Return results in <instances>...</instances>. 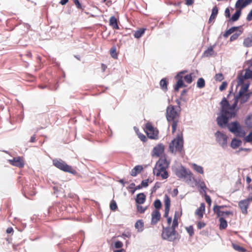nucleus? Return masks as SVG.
<instances>
[{
  "label": "nucleus",
  "instance_id": "obj_22",
  "mask_svg": "<svg viewBox=\"0 0 252 252\" xmlns=\"http://www.w3.org/2000/svg\"><path fill=\"white\" fill-rule=\"evenodd\" d=\"M143 170V167L141 165H136L133 168L130 172L132 176L135 177Z\"/></svg>",
  "mask_w": 252,
  "mask_h": 252
},
{
  "label": "nucleus",
  "instance_id": "obj_37",
  "mask_svg": "<svg viewBox=\"0 0 252 252\" xmlns=\"http://www.w3.org/2000/svg\"><path fill=\"white\" fill-rule=\"evenodd\" d=\"M145 31V29H141L138 31H136L134 34V37L136 38H139L141 37L142 35L144 34Z\"/></svg>",
  "mask_w": 252,
  "mask_h": 252
},
{
  "label": "nucleus",
  "instance_id": "obj_55",
  "mask_svg": "<svg viewBox=\"0 0 252 252\" xmlns=\"http://www.w3.org/2000/svg\"><path fill=\"white\" fill-rule=\"evenodd\" d=\"M148 182H149V180L148 179H147V180H143L141 182V186L142 187H148Z\"/></svg>",
  "mask_w": 252,
  "mask_h": 252
},
{
  "label": "nucleus",
  "instance_id": "obj_33",
  "mask_svg": "<svg viewBox=\"0 0 252 252\" xmlns=\"http://www.w3.org/2000/svg\"><path fill=\"white\" fill-rule=\"evenodd\" d=\"M214 46H215V45L208 48L206 50H205L203 53V56L208 57L212 56L214 52L213 50Z\"/></svg>",
  "mask_w": 252,
  "mask_h": 252
},
{
  "label": "nucleus",
  "instance_id": "obj_2",
  "mask_svg": "<svg viewBox=\"0 0 252 252\" xmlns=\"http://www.w3.org/2000/svg\"><path fill=\"white\" fill-rule=\"evenodd\" d=\"M180 115V110H176L173 105H169L166 108V118L167 121L171 124L172 133H174L177 129Z\"/></svg>",
  "mask_w": 252,
  "mask_h": 252
},
{
  "label": "nucleus",
  "instance_id": "obj_50",
  "mask_svg": "<svg viewBox=\"0 0 252 252\" xmlns=\"http://www.w3.org/2000/svg\"><path fill=\"white\" fill-rule=\"evenodd\" d=\"M226 206L224 205H215L213 207V211H217V210H221L222 209L224 208V207H226Z\"/></svg>",
  "mask_w": 252,
  "mask_h": 252
},
{
  "label": "nucleus",
  "instance_id": "obj_24",
  "mask_svg": "<svg viewBox=\"0 0 252 252\" xmlns=\"http://www.w3.org/2000/svg\"><path fill=\"white\" fill-rule=\"evenodd\" d=\"M238 29H241V26L231 27L229 30L225 31L223 34V36L224 37H227L230 34L233 33L235 31H236Z\"/></svg>",
  "mask_w": 252,
  "mask_h": 252
},
{
  "label": "nucleus",
  "instance_id": "obj_29",
  "mask_svg": "<svg viewBox=\"0 0 252 252\" xmlns=\"http://www.w3.org/2000/svg\"><path fill=\"white\" fill-rule=\"evenodd\" d=\"M219 221L220 222V229H224L227 226V222L226 220L223 217H220L219 219Z\"/></svg>",
  "mask_w": 252,
  "mask_h": 252
},
{
  "label": "nucleus",
  "instance_id": "obj_4",
  "mask_svg": "<svg viewBox=\"0 0 252 252\" xmlns=\"http://www.w3.org/2000/svg\"><path fill=\"white\" fill-rule=\"evenodd\" d=\"M176 227L171 226L163 227L161 236L163 239L172 242L176 240L178 236V232L175 230Z\"/></svg>",
  "mask_w": 252,
  "mask_h": 252
},
{
  "label": "nucleus",
  "instance_id": "obj_36",
  "mask_svg": "<svg viewBox=\"0 0 252 252\" xmlns=\"http://www.w3.org/2000/svg\"><path fill=\"white\" fill-rule=\"evenodd\" d=\"M179 217L178 212H176L174 214L173 220L172 221V225L173 227H177L178 226V218Z\"/></svg>",
  "mask_w": 252,
  "mask_h": 252
},
{
  "label": "nucleus",
  "instance_id": "obj_35",
  "mask_svg": "<svg viewBox=\"0 0 252 252\" xmlns=\"http://www.w3.org/2000/svg\"><path fill=\"white\" fill-rule=\"evenodd\" d=\"M160 86L163 90L165 91L167 90V82L166 79L163 78L160 80Z\"/></svg>",
  "mask_w": 252,
  "mask_h": 252
},
{
  "label": "nucleus",
  "instance_id": "obj_64",
  "mask_svg": "<svg viewBox=\"0 0 252 252\" xmlns=\"http://www.w3.org/2000/svg\"><path fill=\"white\" fill-rule=\"evenodd\" d=\"M68 1V0H61L60 2V3L62 5H64Z\"/></svg>",
  "mask_w": 252,
  "mask_h": 252
},
{
  "label": "nucleus",
  "instance_id": "obj_34",
  "mask_svg": "<svg viewBox=\"0 0 252 252\" xmlns=\"http://www.w3.org/2000/svg\"><path fill=\"white\" fill-rule=\"evenodd\" d=\"M197 87L198 88H203L205 86V82L203 78H199L197 81Z\"/></svg>",
  "mask_w": 252,
  "mask_h": 252
},
{
  "label": "nucleus",
  "instance_id": "obj_40",
  "mask_svg": "<svg viewBox=\"0 0 252 252\" xmlns=\"http://www.w3.org/2000/svg\"><path fill=\"white\" fill-rule=\"evenodd\" d=\"M232 246L234 250H235L236 251H237L239 252H246V250L244 248L240 247V246H239L237 244H233Z\"/></svg>",
  "mask_w": 252,
  "mask_h": 252
},
{
  "label": "nucleus",
  "instance_id": "obj_20",
  "mask_svg": "<svg viewBox=\"0 0 252 252\" xmlns=\"http://www.w3.org/2000/svg\"><path fill=\"white\" fill-rule=\"evenodd\" d=\"M218 217H226L228 215H233V212L231 211H223L222 210H217V211H214Z\"/></svg>",
  "mask_w": 252,
  "mask_h": 252
},
{
  "label": "nucleus",
  "instance_id": "obj_28",
  "mask_svg": "<svg viewBox=\"0 0 252 252\" xmlns=\"http://www.w3.org/2000/svg\"><path fill=\"white\" fill-rule=\"evenodd\" d=\"M242 143V141L240 140H238L237 139H233L231 143V147L235 149L238 148L239 146L241 145Z\"/></svg>",
  "mask_w": 252,
  "mask_h": 252
},
{
  "label": "nucleus",
  "instance_id": "obj_62",
  "mask_svg": "<svg viewBox=\"0 0 252 252\" xmlns=\"http://www.w3.org/2000/svg\"><path fill=\"white\" fill-rule=\"evenodd\" d=\"M172 219L171 217L167 218V223L168 224V226H170V225L172 223Z\"/></svg>",
  "mask_w": 252,
  "mask_h": 252
},
{
  "label": "nucleus",
  "instance_id": "obj_15",
  "mask_svg": "<svg viewBox=\"0 0 252 252\" xmlns=\"http://www.w3.org/2000/svg\"><path fill=\"white\" fill-rule=\"evenodd\" d=\"M249 204L250 203H249L248 200H247L246 199L241 200L239 202V207L240 208L243 214H247V209L249 207Z\"/></svg>",
  "mask_w": 252,
  "mask_h": 252
},
{
  "label": "nucleus",
  "instance_id": "obj_10",
  "mask_svg": "<svg viewBox=\"0 0 252 252\" xmlns=\"http://www.w3.org/2000/svg\"><path fill=\"white\" fill-rule=\"evenodd\" d=\"M146 132L147 136L150 139H157L158 138V131L149 123L146 125Z\"/></svg>",
  "mask_w": 252,
  "mask_h": 252
},
{
  "label": "nucleus",
  "instance_id": "obj_41",
  "mask_svg": "<svg viewBox=\"0 0 252 252\" xmlns=\"http://www.w3.org/2000/svg\"><path fill=\"white\" fill-rule=\"evenodd\" d=\"M183 78L188 84H190L192 82V79L191 74L185 75L184 77H183Z\"/></svg>",
  "mask_w": 252,
  "mask_h": 252
},
{
  "label": "nucleus",
  "instance_id": "obj_56",
  "mask_svg": "<svg viewBox=\"0 0 252 252\" xmlns=\"http://www.w3.org/2000/svg\"><path fill=\"white\" fill-rule=\"evenodd\" d=\"M246 19L248 21H250L252 20V9L248 14Z\"/></svg>",
  "mask_w": 252,
  "mask_h": 252
},
{
  "label": "nucleus",
  "instance_id": "obj_1",
  "mask_svg": "<svg viewBox=\"0 0 252 252\" xmlns=\"http://www.w3.org/2000/svg\"><path fill=\"white\" fill-rule=\"evenodd\" d=\"M250 97V94H242L240 95L238 93L234 98V102L230 105L226 98L223 97L220 101L221 110L220 116L217 119L218 125L222 127L225 126L229 120L236 117L239 108H237L238 101H240L239 107L241 105L246 102Z\"/></svg>",
  "mask_w": 252,
  "mask_h": 252
},
{
  "label": "nucleus",
  "instance_id": "obj_13",
  "mask_svg": "<svg viewBox=\"0 0 252 252\" xmlns=\"http://www.w3.org/2000/svg\"><path fill=\"white\" fill-rule=\"evenodd\" d=\"M252 3V0H237L235 3V7L236 9H242L246 7Z\"/></svg>",
  "mask_w": 252,
  "mask_h": 252
},
{
  "label": "nucleus",
  "instance_id": "obj_18",
  "mask_svg": "<svg viewBox=\"0 0 252 252\" xmlns=\"http://www.w3.org/2000/svg\"><path fill=\"white\" fill-rule=\"evenodd\" d=\"M205 205L204 203L200 204V207L197 209L195 212V214L198 217L199 219L203 218L204 213L205 212Z\"/></svg>",
  "mask_w": 252,
  "mask_h": 252
},
{
  "label": "nucleus",
  "instance_id": "obj_57",
  "mask_svg": "<svg viewBox=\"0 0 252 252\" xmlns=\"http://www.w3.org/2000/svg\"><path fill=\"white\" fill-rule=\"evenodd\" d=\"M205 200H206V202L209 205H211L212 201H211V199L210 197L208 195H207V194L205 195Z\"/></svg>",
  "mask_w": 252,
  "mask_h": 252
},
{
  "label": "nucleus",
  "instance_id": "obj_38",
  "mask_svg": "<svg viewBox=\"0 0 252 252\" xmlns=\"http://www.w3.org/2000/svg\"><path fill=\"white\" fill-rule=\"evenodd\" d=\"M249 87V85L248 84H244L240 90H239L238 93H240V95H241L242 94H246V92L247 91L248 88Z\"/></svg>",
  "mask_w": 252,
  "mask_h": 252
},
{
  "label": "nucleus",
  "instance_id": "obj_11",
  "mask_svg": "<svg viewBox=\"0 0 252 252\" xmlns=\"http://www.w3.org/2000/svg\"><path fill=\"white\" fill-rule=\"evenodd\" d=\"M186 70L180 72L175 76L176 79H177V82L174 86V90L176 91H178L180 88L186 87L183 82V74L187 72Z\"/></svg>",
  "mask_w": 252,
  "mask_h": 252
},
{
  "label": "nucleus",
  "instance_id": "obj_45",
  "mask_svg": "<svg viewBox=\"0 0 252 252\" xmlns=\"http://www.w3.org/2000/svg\"><path fill=\"white\" fill-rule=\"evenodd\" d=\"M187 232L189 233V235L191 236L194 234V230L192 226H189L186 228Z\"/></svg>",
  "mask_w": 252,
  "mask_h": 252
},
{
  "label": "nucleus",
  "instance_id": "obj_32",
  "mask_svg": "<svg viewBox=\"0 0 252 252\" xmlns=\"http://www.w3.org/2000/svg\"><path fill=\"white\" fill-rule=\"evenodd\" d=\"M243 45L246 47L252 46V35L251 37H248L244 39Z\"/></svg>",
  "mask_w": 252,
  "mask_h": 252
},
{
  "label": "nucleus",
  "instance_id": "obj_39",
  "mask_svg": "<svg viewBox=\"0 0 252 252\" xmlns=\"http://www.w3.org/2000/svg\"><path fill=\"white\" fill-rule=\"evenodd\" d=\"M245 123L248 127H252V115L247 118Z\"/></svg>",
  "mask_w": 252,
  "mask_h": 252
},
{
  "label": "nucleus",
  "instance_id": "obj_52",
  "mask_svg": "<svg viewBox=\"0 0 252 252\" xmlns=\"http://www.w3.org/2000/svg\"><path fill=\"white\" fill-rule=\"evenodd\" d=\"M245 140L247 142H252V131L246 137Z\"/></svg>",
  "mask_w": 252,
  "mask_h": 252
},
{
  "label": "nucleus",
  "instance_id": "obj_14",
  "mask_svg": "<svg viewBox=\"0 0 252 252\" xmlns=\"http://www.w3.org/2000/svg\"><path fill=\"white\" fill-rule=\"evenodd\" d=\"M164 146L160 144L155 147L153 150L152 156L155 157H159L164 152Z\"/></svg>",
  "mask_w": 252,
  "mask_h": 252
},
{
  "label": "nucleus",
  "instance_id": "obj_27",
  "mask_svg": "<svg viewBox=\"0 0 252 252\" xmlns=\"http://www.w3.org/2000/svg\"><path fill=\"white\" fill-rule=\"evenodd\" d=\"M241 14V9H239L236 10L235 13L232 15L231 19H230V21H232V22H235L237 21Z\"/></svg>",
  "mask_w": 252,
  "mask_h": 252
},
{
  "label": "nucleus",
  "instance_id": "obj_54",
  "mask_svg": "<svg viewBox=\"0 0 252 252\" xmlns=\"http://www.w3.org/2000/svg\"><path fill=\"white\" fill-rule=\"evenodd\" d=\"M73 1H74V2L77 8L82 9V5L80 4V3L79 2L78 0H73Z\"/></svg>",
  "mask_w": 252,
  "mask_h": 252
},
{
  "label": "nucleus",
  "instance_id": "obj_12",
  "mask_svg": "<svg viewBox=\"0 0 252 252\" xmlns=\"http://www.w3.org/2000/svg\"><path fill=\"white\" fill-rule=\"evenodd\" d=\"M9 162L13 166L22 168L24 166V161L21 157H17L14 158L12 159H9Z\"/></svg>",
  "mask_w": 252,
  "mask_h": 252
},
{
  "label": "nucleus",
  "instance_id": "obj_21",
  "mask_svg": "<svg viewBox=\"0 0 252 252\" xmlns=\"http://www.w3.org/2000/svg\"><path fill=\"white\" fill-rule=\"evenodd\" d=\"M145 200V195L143 193H140L137 195L135 201L137 204H141L144 203Z\"/></svg>",
  "mask_w": 252,
  "mask_h": 252
},
{
  "label": "nucleus",
  "instance_id": "obj_61",
  "mask_svg": "<svg viewBox=\"0 0 252 252\" xmlns=\"http://www.w3.org/2000/svg\"><path fill=\"white\" fill-rule=\"evenodd\" d=\"M142 188L141 185L136 186L133 190L131 191L132 193H133L137 189H139Z\"/></svg>",
  "mask_w": 252,
  "mask_h": 252
},
{
  "label": "nucleus",
  "instance_id": "obj_7",
  "mask_svg": "<svg viewBox=\"0 0 252 252\" xmlns=\"http://www.w3.org/2000/svg\"><path fill=\"white\" fill-rule=\"evenodd\" d=\"M183 137L178 135L177 137L173 139L169 144V150L172 153L176 152H181L183 147Z\"/></svg>",
  "mask_w": 252,
  "mask_h": 252
},
{
  "label": "nucleus",
  "instance_id": "obj_44",
  "mask_svg": "<svg viewBox=\"0 0 252 252\" xmlns=\"http://www.w3.org/2000/svg\"><path fill=\"white\" fill-rule=\"evenodd\" d=\"M154 206L157 209H159L161 207V201L159 199H157L154 202Z\"/></svg>",
  "mask_w": 252,
  "mask_h": 252
},
{
  "label": "nucleus",
  "instance_id": "obj_42",
  "mask_svg": "<svg viewBox=\"0 0 252 252\" xmlns=\"http://www.w3.org/2000/svg\"><path fill=\"white\" fill-rule=\"evenodd\" d=\"M110 209L113 211H115L117 209V205L115 201L112 200L110 204Z\"/></svg>",
  "mask_w": 252,
  "mask_h": 252
},
{
  "label": "nucleus",
  "instance_id": "obj_63",
  "mask_svg": "<svg viewBox=\"0 0 252 252\" xmlns=\"http://www.w3.org/2000/svg\"><path fill=\"white\" fill-rule=\"evenodd\" d=\"M13 229L12 227H8L7 228V229H6V232L7 233H11L12 232H13Z\"/></svg>",
  "mask_w": 252,
  "mask_h": 252
},
{
  "label": "nucleus",
  "instance_id": "obj_46",
  "mask_svg": "<svg viewBox=\"0 0 252 252\" xmlns=\"http://www.w3.org/2000/svg\"><path fill=\"white\" fill-rule=\"evenodd\" d=\"M159 176H161V178L163 179H167L168 177V174L166 170H163L161 172Z\"/></svg>",
  "mask_w": 252,
  "mask_h": 252
},
{
  "label": "nucleus",
  "instance_id": "obj_51",
  "mask_svg": "<svg viewBox=\"0 0 252 252\" xmlns=\"http://www.w3.org/2000/svg\"><path fill=\"white\" fill-rule=\"evenodd\" d=\"M123 243L119 241H116L114 244V247L117 249L121 248L123 247Z\"/></svg>",
  "mask_w": 252,
  "mask_h": 252
},
{
  "label": "nucleus",
  "instance_id": "obj_31",
  "mask_svg": "<svg viewBox=\"0 0 252 252\" xmlns=\"http://www.w3.org/2000/svg\"><path fill=\"white\" fill-rule=\"evenodd\" d=\"M238 30H239L238 32L234 33L233 34H232L231 36V37L230 38V40L231 41H232L235 40L236 39H237L238 37H239V36L243 32V29L242 27H241V29H238Z\"/></svg>",
  "mask_w": 252,
  "mask_h": 252
},
{
  "label": "nucleus",
  "instance_id": "obj_6",
  "mask_svg": "<svg viewBox=\"0 0 252 252\" xmlns=\"http://www.w3.org/2000/svg\"><path fill=\"white\" fill-rule=\"evenodd\" d=\"M227 126L228 129L232 133H234L236 136L239 137H243L245 135V132L239 123L234 122L230 124H227L222 127Z\"/></svg>",
  "mask_w": 252,
  "mask_h": 252
},
{
  "label": "nucleus",
  "instance_id": "obj_53",
  "mask_svg": "<svg viewBox=\"0 0 252 252\" xmlns=\"http://www.w3.org/2000/svg\"><path fill=\"white\" fill-rule=\"evenodd\" d=\"M206 224L204 222L199 221L197 223V228L200 229L205 226Z\"/></svg>",
  "mask_w": 252,
  "mask_h": 252
},
{
  "label": "nucleus",
  "instance_id": "obj_5",
  "mask_svg": "<svg viewBox=\"0 0 252 252\" xmlns=\"http://www.w3.org/2000/svg\"><path fill=\"white\" fill-rule=\"evenodd\" d=\"M169 165V161L165 157L160 158L157 162L155 167L154 168L153 172L157 176H159L161 172L166 170Z\"/></svg>",
  "mask_w": 252,
  "mask_h": 252
},
{
  "label": "nucleus",
  "instance_id": "obj_43",
  "mask_svg": "<svg viewBox=\"0 0 252 252\" xmlns=\"http://www.w3.org/2000/svg\"><path fill=\"white\" fill-rule=\"evenodd\" d=\"M223 76L222 73L216 74L215 76V79L216 81H221L223 79Z\"/></svg>",
  "mask_w": 252,
  "mask_h": 252
},
{
  "label": "nucleus",
  "instance_id": "obj_59",
  "mask_svg": "<svg viewBox=\"0 0 252 252\" xmlns=\"http://www.w3.org/2000/svg\"><path fill=\"white\" fill-rule=\"evenodd\" d=\"M139 137L140 139L144 142L147 140L146 137L143 134L140 135Z\"/></svg>",
  "mask_w": 252,
  "mask_h": 252
},
{
  "label": "nucleus",
  "instance_id": "obj_47",
  "mask_svg": "<svg viewBox=\"0 0 252 252\" xmlns=\"http://www.w3.org/2000/svg\"><path fill=\"white\" fill-rule=\"evenodd\" d=\"M110 53H111V56L113 58L116 59L117 58V54L116 53V50L115 48H111V49L110 50Z\"/></svg>",
  "mask_w": 252,
  "mask_h": 252
},
{
  "label": "nucleus",
  "instance_id": "obj_30",
  "mask_svg": "<svg viewBox=\"0 0 252 252\" xmlns=\"http://www.w3.org/2000/svg\"><path fill=\"white\" fill-rule=\"evenodd\" d=\"M191 166L192 168L197 173L200 174H203L204 170L203 168L201 166L198 165L195 163H192Z\"/></svg>",
  "mask_w": 252,
  "mask_h": 252
},
{
  "label": "nucleus",
  "instance_id": "obj_17",
  "mask_svg": "<svg viewBox=\"0 0 252 252\" xmlns=\"http://www.w3.org/2000/svg\"><path fill=\"white\" fill-rule=\"evenodd\" d=\"M160 218V214L157 210H154L152 214L151 223L153 224H156Z\"/></svg>",
  "mask_w": 252,
  "mask_h": 252
},
{
  "label": "nucleus",
  "instance_id": "obj_16",
  "mask_svg": "<svg viewBox=\"0 0 252 252\" xmlns=\"http://www.w3.org/2000/svg\"><path fill=\"white\" fill-rule=\"evenodd\" d=\"M164 206H165V213L164 217L165 218H168V214L170 210V200L169 197L167 195H165L164 197Z\"/></svg>",
  "mask_w": 252,
  "mask_h": 252
},
{
  "label": "nucleus",
  "instance_id": "obj_58",
  "mask_svg": "<svg viewBox=\"0 0 252 252\" xmlns=\"http://www.w3.org/2000/svg\"><path fill=\"white\" fill-rule=\"evenodd\" d=\"M225 15L226 17H230V10L228 8H226L225 10Z\"/></svg>",
  "mask_w": 252,
  "mask_h": 252
},
{
  "label": "nucleus",
  "instance_id": "obj_3",
  "mask_svg": "<svg viewBox=\"0 0 252 252\" xmlns=\"http://www.w3.org/2000/svg\"><path fill=\"white\" fill-rule=\"evenodd\" d=\"M175 174L179 178L183 180L188 184H190L195 181L192 172L183 166L176 168L175 169Z\"/></svg>",
  "mask_w": 252,
  "mask_h": 252
},
{
  "label": "nucleus",
  "instance_id": "obj_8",
  "mask_svg": "<svg viewBox=\"0 0 252 252\" xmlns=\"http://www.w3.org/2000/svg\"><path fill=\"white\" fill-rule=\"evenodd\" d=\"M53 164L58 168L69 173H73L75 171L74 169H72L71 166L67 165L64 161L62 159H54L53 161Z\"/></svg>",
  "mask_w": 252,
  "mask_h": 252
},
{
  "label": "nucleus",
  "instance_id": "obj_23",
  "mask_svg": "<svg viewBox=\"0 0 252 252\" xmlns=\"http://www.w3.org/2000/svg\"><path fill=\"white\" fill-rule=\"evenodd\" d=\"M109 25L115 29H119L117 20L115 16H111L109 20Z\"/></svg>",
  "mask_w": 252,
  "mask_h": 252
},
{
  "label": "nucleus",
  "instance_id": "obj_9",
  "mask_svg": "<svg viewBox=\"0 0 252 252\" xmlns=\"http://www.w3.org/2000/svg\"><path fill=\"white\" fill-rule=\"evenodd\" d=\"M215 135L217 142L222 148H224L227 147V137L225 134L221 133L220 131H217L215 133Z\"/></svg>",
  "mask_w": 252,
  "mask_h": 252
},
{
  "label": "nucleus",
  "instance_id": "obj_26",
  "mask_svg": "<svg viewBox=\"0 0 252 252\" xmlns=\"http://www.w3.org/2000/svg\"><path fill=\"white\" fill-rule=\"evenodd\" d=\"M218 13V8L216 6L214 7L212 9V14L210 17L209 19V23H210L212 20H214L216 18Z\"/></svg>",
  "mask_w": 252,
  "mask_h": 252
},
{
  "label": "nucleus",
  "instance_id": "obj_19",
  "mask_svg": "<svg viewBox=\"0 0 252 252\" xmlns=\"http://www.w3.org/2000/svg\"><path fill=\"white\" fill-rule=\"evenodd\" d=\"M252 79V70L249 69L245 70V73L244 76H241L239 77V81L240 83H243L244 79Z\"/></svg>",
  "mask_w": 252,
  "mask_h": 252
},
{
  "label": "nucleus",
  "instance_id": "obj_25",
  "mask_svg": "<svg viewBox=\"0 0 252 252\" xmlns=\"http://www.w3.org/2000/svg\"><path fill=\"white\" fill-rule=\"evenodd\" d=\"M135 227L137 229L138 232H142L144 228L143 221L141 220H137L135 224Z\"/></svg>",
  "mask_w": 252,
  "mask_h": 252
},
{
  "label": "nucleus",
  "instance_id": "obj_60",
  "mask_svg": "<svg viewBox=\"0 0 252 252\" xmlns=\"http://www.w3.org/2000/svg\"><path fill=\"white\" fill-rule=\"evenodd\" d=\"M193 3V0H186V4L188 5H191Z\"/></svg>",
  "mask_w": 252,
  "mask_h": 252
},
{
  "label": "nucleus",
  "instance_id": "obj_48",
  "mask_svg": "<svg viewBox=\"0 0 252 252\" xmlns=\"http://www.w3.org/2000/svg\"><path fill=\"white\" fill-rule=\"evenodd\" d=\"M227 86V83L226 82H223L221 85L219 87V90L220 91H222L223 90H224L226 87Z\"/></svg>",
  "mask_w": 252,
  "mask_h": 252
},
{
  "label": "nucleus",
  "instance_id": "obj_49",
  "mask_svg": "<svg viewBox=\"0 0 252 252\" xmlns=\"http://www.w3.org/2000/svg\"><path fill=\"white\" fill-rule=\"evenodd\" d=\"M137 211L140 213H143L146 210V208H144L140 205H137Z\"/></svg>",
  "mask_w": 252,
  "mask_h": 252
}]
</instances>
